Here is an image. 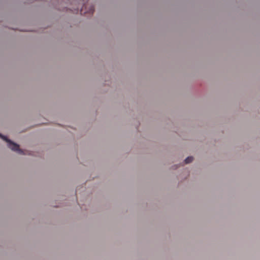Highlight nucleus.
<instances>
[{
  "label": "nucleus",
  "instance_id": "4",
  "mask_svg": "<svg viewBox=\"0 0 260 260\" xmlns=\"http://www.w3.org/2000/svg\"><path fill=\"white\" fill-rule=\"evenodd\" d=\"M83 8H82L81 9V12H83Z\"/></svg>",
  "mask_w": 260,
  "mask_h": 260
},
{
  "label": "nucleus",
  "instance_id": "2",
  "mask_svg": "<svg viewBox=\"0 0 260 260\" xmlns=\"http://www.w3.org/2000/svg\"><path fill=\"white\" fill-rule=\"evenodd\" d=\"M193 160V157L192 156H188L185 159V164H189Z\"/></svg>",
  "mask_w": 260,
  "mask_h": 260
},
{
  "label": "nucleus",
  "instance_id": "1",
  "mask_svg": "<svg viewBox=\"0 0 260 260\" xmlns=\"http://www.w3.org/2000/svg\"><path fill=\"white\" fill-rule=\"evenodd\" d=\"M0 137L7 142L9 148L11 150L16 151L19 154H25L23 153V150L20 149L19 145L11 141L10 140L7 139L6 137L3 136L1 134Z\"/></svg>",
  "mask_w": 260,
  "mask_h": 260
},
{
  "label": "nucleus",
  "instance_id": "3",
  "mask_svg": "<svg viewBox=\"0 0 260 260\" xmlns=\"http://www.w3.org/2000/svg\"><path fill=\"white\" fill-rule=\"evenodd\" d=\"M93 12H94L93 7V6H91L90 9H89V13L92 14L93 13Z\"/></svg>",
  "mask_w": 260,
  "mask_h": 260
}]
</instances>
